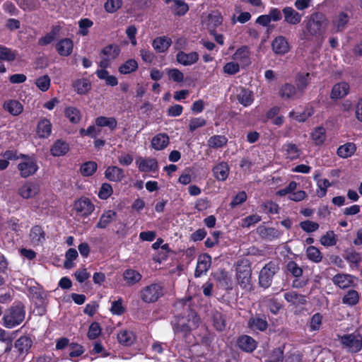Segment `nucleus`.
I'll list each match as a JSON object with an SVG mask.
<instances>
[{
    "instance_id": "cd10ccee",
    "label": "nucleus",
    "mask_w": 362,
    "mask_h": 362,
    "mask_svg": "<svg viewBox=\"0 0 362 362\" xmlns=\"http://www.w3.org/2000/svg\"><path fill=\"white\" fill-rule=\"evenodd\" d=\"M138 168L141 172H151L155 171L158 168V163L154 158H139L136 160Z\"/></svg>"
},
{
    "instance_id": "79ce46f5",
    "label": "nucleus",
    "mask_w": 362,
    "mask_h": 362,
    "mask_svg": "<svg viewBox=\"0 0 362 362\" xmlns=\"http://www.w3.org/2000/svg\"><path fill=\"white\" fill-rule=\"evenodd\" d=\"M123 277L127 284L129 285L135 284L141 279V275L136 270L129 269L124 272Z\"/></svg>"
},
{
    "instance_id": "58836bf2",
    "label": "nucleus",
    "mask_w": 362,
    "mask_h": 362,
    "mask_svg": "<svg viewBox=\"0 0 362 362\" xmlns=\"http://www.w3.org/2000/svg\"><path fill=\"white\" fill-rule=\"evenodd\" d=\"M138 69V63L135 59H130L122 64L118 71L122 74H129L135 71Z\"/></svg>"
},
{
    "instance_id": "f3484780",
    "label": "nucleus",
    "mask_w": 362,
    "mask_h": 362,
    "mask_svg": "<svg viewBox=\"0 0 362 362\" xmlns=\"http://www.w3.org/2000/svg\"><path fill=\"white\" fill-rule=\"evenodd\" d=\"M349 90L350 86L348 83L344 81L337 83L332 87L330 98L332 100L341 99L349 94Z\"/></svg>"
},
{
    "instance_id": "2eb2a0df",
    "label": "nucleus",
    "mask_w": 362,
    "mask_h": 362,
    "mask_svg": "<svg viewBox=\"0 0 362 362\" xmlns=\"http://www.w3.org/2000/svg\"><path fill=\"white\" fill-rule=\"evenodd\" d=\"M257 233L262 238L270 241L279 238L283 234L281 231L275 228L264 226H259L257 228Z\"/></svg>"
},
{
    "instance_id": "9b49d317",
    "label": "nucleus",
    "mask_w": 362,
    "mask_h": 362,
    "mask_svg": "<svg viewBox=\"0 0 362 362\" xmlns=\"http://www.w3.org/2000/svg\"><path fill=\"white\" fill-rule=\"evenodd\" d=\"M250 52L248 47L243 46L238 48L233 54L232 59L240 64V66L245 68L251 64Z\"/></svg>"
},
{
    "instance_id": "c756f323",
    "label": "nucleus",
    "mask_w": 362,
    "mask_h": 362,
    "mask_svg": "<svg viewBox=\"0 0 362 362\" xmlns=\"http://www.w3.org/2000/svg\"><path fill=\"white\" fill-rule=\"evenodd\" d=\"M29 236L32 244L34 245H39L45 240V232L39 226H35L31 228Z\"/></svg>"
},
{
    "instance_id": "e433bc0d",
    "label": "nucleus",
    "mask_w": 362,
    "mask_h": 362,
    "mask_svg": "<svg viewBox=\"0 0 362 362\" xmlns=\"http://www.w3.org/2000/svg\"><path fill=\"white\" fill-rule=\"evenodd\" d=\"M171 45V40L168 37H160L156 38L153 42V47L158 52H165Z\"/></svg>"
},
{
    "instance_id": "1a4fd4ad",
    "label": "nucleus",
    "mask_w": 362,
    "mask_h": 362,
    "mask_svg": "<svg viewBox=\"0 0 362 362\" xmlns=\"http://www.w3.org/2000/svg\"><path fill=\"white\" fill-rule=\"evenodd\" d=\"M40 191L39 184L34 182H26L18 189V194L22 198L28 199L34 198Z\"/></svg>"
},
{
    "instance_id": "338daca9",
    "label": "nucleus",
    "mask_w": 362,
    "mask_h": 362,
    "mask_svg": "<svg viewBox=\"0 0 362 362\" xmlns=\"http://www.w3.org/2000/svg\"><path fill=\"white\" fill-rule=\"evenodd\" d=\"M35 84L40 90L46 91L50 86V78L47 75L40 76L36 80Z\"/></svg>"
},
{
    "instance_id": "a211bd4d",
    "label": "nucleus",
    "mask_w": 362,
    "mask_h": 362,
    "mask_svg": "<svg viewBox=\"0 0 362 362\" xmlns=\"http://www.w3.org/2000/svg\"><path fill=\"white\" fill-rule=\"evenodd\" d=\"M199 56L197 52L186 53L180 51L176 55L177 62L183 66H191L199 60Z\"/></svg>"
},
{
    "instance_id": "6e6552de",
    "label": "nucleus",
    "mask_w": 362,
    "mask_h": 362,
    "mask_svg": "<svg viewBox=\"0 0 362 362\" xmlns=\"http://www.w3.org/2000/svg\"><path fill=\"white\" fill-rule=\"evenodd\" d=\"M74 208L78 215L86 217L94 211L95 206L89 199L81 197L75 202Z\"/></svg>"
},
{
    "instance_id": "864d4df0",
    "label": "nucleus",
    "mask_w": 362,
    "mask_h": 362,
    "mask_svg": "<svg viewBox=\"0 0 362 362\" xmlns=\"http://www.w3.org/2000/svg\"><path fill=\"white\" fill-rule=\"evenodd\" d=\"M17 52L8 47L0 46V59L6 62H13L16 59Z\"/></svg>"
},
{
    "instance_id": "f704fd0d",
    "label": "nucleus",
    "mask_w": 362,
    "mask_h": 362,
    "mask_svg": "<svg viewBox=\"0 0 362 362\" xmlns=\"http://www.w3.org/2000/svg\"><path fill=\"white\" fill-rule=\"evenodd\" d=\"M68 151L69 145L62 140H57L50 149L51 154L53 156H62L66 154Z\"/></svg>"
},
{
    "instance_id": "052dcab7",
    "label": "nucleus",
    "mask_w": 362,
    "mask_h": 362,
    "mask_svg": "<svg viewBox=\"0 0 362 362\" xmlns=\"http://www.w3.org/2000/svg\"><path fill=\"white\" fill-rule=\"evenodd\" d=\"M97 169V164L93 161L83 163L81 167V173L84 176L92 175Z\"/></svg>"
},
{
    "instance_id": "393cba45",
    "label": "nucleus",
    "mask_w": 362,
    "mask_h": 362,
    "mask_svg": "<svg viewBox=\"0 0 362 362\" xmlns=\"http://www.w3.org/2000/svg\"><path fill=\"white\" fill-rule=\"evenodd\" d=\"M56 49L59 55L67 57L69 56L74 48L73 41L69 38L60 40L55 45Z\"/></svg>"
},
{
    "instance_id": "f8f14e48",
    "label": "nucleus",
    "mask_w": 362,
    "mask_h": 362,
    "mask_svg": "<svg viewBox=\"0 0 362 362\" xmlns=\"http://www.w3.org/2000/svg\"><path fill=\"white\" fill-rule=\"evenodd\" d=\"M350 19L349 13L347 11H340L337 13L332 20V25L334 31L340 32L344 30Z\"/></svg>"
},
{
    "instance_id": "473e14b6",
    "label": "nucleus",
    "mask_w": 362,
    "mask_h": 362,
    "mask_svg": "<svg viewBox=\"0 0 362 362\" xmlns=\"http://www.w3.org/2000/svg\"><path fill=\"white\" fill-rule=\"evenodd\" d=\"M169 144V137L166 134H158L153 137L151 146L157 150L164 149Z\"/></svg>"
},
{
    "instance_id": "f257e3e1",
    "label": "nucleus",
    "mask_w": 362,
    "mask_h": 362,
    "mask_svg": "<svg viewBox=\"0 0 362 362\" xmlns=\"http://www.w3.org/2000/svg\"><path fill=\"white\" fill-rule=\"evenodd\" d=\"M17 169L22 178H27L34 175L37 172L39 165L34 156L20 153Z\"/></svg>"
},
{
    "instance_id": "de8ad7c7",
    "label": "nucleus",
    "mask_w": 362,
    "mask_h": 362,
    "mask_svg": "<svg viewBox=\"0 0 362 362\" xmlns=\"http://www.w3.org/2000/svg\"><path fill=\"white\" fill-rule=\"evenodd\" d=\"M227 141L228 139L226 136L214 135L209 139L207 144L210 148H218L223 147L227 144Z\"/></svg>"
},
{
    "instance_id": "ea45409f",
    "label": "nucleus",
    "mask_w": 362,
    "mask_h": 362,
    "mask_svg": "<svg viewBox=\"0 0 362 362\" xmlns=\"http://www.w3.org/2000/svg\"><path fill=\"white\" fill-rule=\"evenodd\" d=\"M32 340L28 337H21L15 342V347L21 354L26 353L32 346Z\"/></svg>"
},
{
    "instance_id": "37998d69",
    "label": "nucleus",
    "mask_w": 362,
    "mask_h": 362,
    "mask_svg": "<svg viewBox=\"0 0 362 362\" xmlns=\"http://www.w3.org/2000/svg\"><path fill=\"white\" fill-rule=\"evenodd\" d=\"M313 114V110L312 108H306L302 112L291 111L289 112L288 117L298 122H303L306 121Z\"/></svg>"
},
{
    "instance_id": "f03ea898",
    "label": "nucleus",
    "mask_w": 362,
    "mask_h": 362,
    "mask_svg": "<svg viewBox=\"0 0 362 362\" xmlns=\"http://www.w3.org/2000/svg\"><path fill=\"white\" fill-rule=\"evenodd\" d=\"M251 269L247 261L241 260L238 262L236 267V277L241 288L250 291L252 288Z\"/></svg>"
},
{
    "instance_id": "5fc2aeb1",
    "label": "nucleus",
    "mask_w": 362,
    "mask_h": 362,
    "mask_svg": "<svg viewBox=\"0 0 362 362\" xmlns=\"http://www.w3.org/2000/svg\"><path fill=\"white\" fill-rule=\"evenodd\" d=\"M117 339L119 344L130 346L134 341V335L131 332L123 330L118 333Z\"/></svg>"
},
{
    "instance_id": "bf43d9fd",
    "label": "nucleus",
    "mask_w": 362,
    "mask_h": 362,
    "mask_svg": "<svg viewBox=\"0 0 362 362\" xmlns=\"http://www.w3.org/2000/svg\"><path fill=\"white\" fill-rule=\"evenodd\" d=\"M78 257L77 251L74 248H70L67 250L65 255L64 267L66 269H70L74 267L73 261Z\"/></svg>"
},
{
    "instance_id": "13d9d810",
    "label": "nucleus",
    "mask_w": 362,
    "mask_h": 362,
    "mask_svg": "<svg viewBox=\"0 0 362 362\" xmlns=\"http://www.w3.org/2000/svg\"><path fill=\"white\" fill-rule=\"evenodd\" d=\"M174 2L173 12L178 16L185 14L189 10L187 4L183 0H173Z\"/></svg>"
},
{
    "instance_id": "5701e85b",
    "label": "nucleus",
    "mask_w": 362,
    "mask_h": 362,
    "mask_svg": "<svg viewBox=\"0 0 362 362\" xmlns=\"http://www.w3.org/2000/svg\"><path fill=\"white\" fill-rule=\"evenodd\" d=\"M238 346L245 352H252L257 347L256 341L248 335L240 337L237 341Z\"/></svg>"
},
{
    "instance_id": "0e129e2a",
    "label": "nucleus",
    "mask_w": 362,
    "mask_h": 362,
    "mask_svg": "<svg viewBox=\"0 0 362 362\" xmlns=\"http://www.w3.org/2000/svg\"><path fill=\"white\" fill-rule=\"evenodd\" d=\"M240 64L233 60L226 63L223 67V71L226 74L234 75L240 71Z\"/></svg>"
},
{
    "instance_id": "774afa93",
    "label": "nucleus",
    "mask_w": 362,
    "mask_h": 362,
    "mask_svg": "<svg viewBox=\"0 0 362 362\" xmlns=\"http://www.w3.org/2000/svg\"><path fill=\"white\" fill-rule=\"evenodd\" d=\"M284 358L283 351L281 348L275 349L269 355L267 362H282Z\"/></svg>"
},
{
    "instance_id": "4468645a",
    "label": "nucleus",
    "mask_w": 362,
    "mask_h": 362,
    "mask_svg": "<svg viewBox=\"0 0 362 362\" xmlns=\"http://www.w3.org/2000/svg\"><path fill=\"white\" fill-rule=\"evenodd\" d=\"M211 264V257L208 254H203L199 256L197 259V267L194 275L199 277L209 269Z\"/></svg>"
},
{
    "instance_id": "6ab92c4d",
    "label": "nucleus",
    "mask_w": 362,
    "mask_h": 362,
    "mask_svg": "<svg viewBox=\"0 0 362 362\" xmlns=\"http://www.w3.org/2000/svg\"><path fill=\"white\" fill-rule=\"evenodd\" d=\"M356 280V278L350 274H339L334 276L333 283L344 289L354 286Z\"/></svg>"
},
{
    "instance_id": "c85d7f7f",
    "label": "nucleus",
    "mask_w": 362,
    "mask_h": 362,
    "mask_svg": "<svg viewBox=\"0 0 362 362\" xmlns=\"http://www.w3.org/2000/svg\"><path fill=\"white\" fill-rule=\"evenodd\" d=\"M3 108L13 116H18L23 111V105L16 100H8L3 104Z\"/></svg>"
},
{
    "instance_id": "b1692460",
    "label": "nucleus",
    "mask_w": 362,
    "mask_h": 362,
    "mask_svg": "<svg viewBox=\"0 0 362 362\" xmlns=\"http://www.w3.org/2000/svg\"><path fill=\"white\" fill-rule=\"evenodd\" d=\"M279 94L284 99H295L301 95L298 88L290 83L283 85L279 89Z\"/></svg>"
},
{
    "instance_id": "49530a36",
    "label": "nucleus",
    "mask_w": 362,
    "mask_h": 362,
    "mask_svg": "<svg viewBox=\"0 0 362 362\" xmlns=\"http://www.w3.org/2000/svg\"><path fill=\"white\" fill-rule=\"evenodd\" d=\"M95 124L98 127H107L111 130H114L117 127V120L114 117H98L95 119Z\"/></svg>"
},
{
    "instance_id": "7c9ffc66",
    "label": "nucleus",
    "mask_w": 362,
    "mask_h": 362,
    "mask_svg": "<svg viewBox=\"0 0 362 362\" xmlns=\"http://www.w3.org/2000/svg\"><path fill=\"white\" fill-rule=\"evenodd\" d=\"M117 216L116 212L112 210H107L100 216L98 222L96 224V228L100 229L106 228L110 223L115 220Z\"/></svg>"
},
{
    "instance_id": "a18cd8bd",
    "label": "nucleus",
    "mask_w": 362,
    "mask_h": 362,
    "mask_svg": "<svg viewBox=\"0 0 362 362\" xmlns=\"http://www.w3.org/2000/svg\"><path fill=\"white\" fill-rule=\"evenodd\" d=\"M247 325L253 331H264L268 326L267 322L264 318H250Z\"/></svg>"
},
{
    "instance_id": "4c0bfd02",
    "label": "nucleus",
    "mask_w": 362,
    "mask_h": 362,
    "mask_svg": "<svg viewBox=\"0 0 362 362\" xmlns=\"http://www.w3.org/2000/svg\"><path fill=\"white\" fill-rule=\"evenodd\" d=\"M285 300L293 305L304 304L306 302L305 297L297 293L296 291H291L284 293Z\"/></svg>"
},
{
    "instance_id": "a878e982",
    "label": "nucleus",
    "mask_w": 362,
    "mask_h": 362,
    "mask_svg": "<svg viewBox=\"0 0 362 362\" xmlns=\"http://www.w3.org/2000/svg\"><path fill=\"white\" fill-rule=\"evenodd\" d=\"M236 98L238 102L245 107L250 106L254 101L253 93L243 88L237 89Z\"/></svg>"
},
{
    "instance_id": "3c124183",
    "label": "nucleus",
    "mask_w": 362,
    "mask_h": 362,
    "mask_svg": "<svg viewBox=\"0 0 362 362\" xmlns=\"http://www.w3.org/2000/svg\"><path fill=\"white\" fill-rule=\"evenodd\" d=\"M310 80V77L308 73L298 75L296 78V86L301 95L309 84Z\"/></svg>"
},
{
    "instance_id": "a19ab883",
    "label": "nucleus",
    "mask_w": 362,
    "mask_h": 362,
    "mask_svg": "<svg viewBox=\"0 0 362 362\" xmlns=\"http://www.w3.org/2000/svg\"><path fill=\"white\" fill-rule=\"evenodd\" d=\"M320 242L325 247L334 246L337 243V236L333 230H328L321 236Z\"/></svg>"
},
{
    "instance_id": "4d7b16f0",
    "label": "nucleus",
    "mask_w": 362,
    "mask_h": 362,
    "mask_svg": "<svg viewBox=\"0 0 362 362\" xmlns=\"http://www.w3.org/2000/svg\"><path fill=\"white\" fill-rule=\"evenodd\" d=\"M169 79L174 82L181 83L184 81V74L177 69H165Z\"/></svg>"
},
{
    "instance_id": "aec40b11",
    "label": "nucleus",
    "mask_w": 362,
    "mask_h": 362,
    "mask_svg": "<svg viewBox=\"0 0 362 362\" xmlns=\"http://www.w3.org/2000/svg\"><path fill=\"white\" fill-rule=\"evenodd\" d=\"M282 152L286 158L290 160L298 158L302 151L297 145L291 142H286L282 146Z\"/></svg>"
},
{
    "instance_id": "680f3d73",
    "label": "nucleus",
    "mask_w": 362,
    "mask_h": 362,
    "mask_svg": "<svg viewBox=\"0 0 362 362\" xmlns=\"http://www.w3.org/2000/svg\"><path fill=\"white\" fill-rule=\"evenodd\" d=\"M0 341L5 344L6 346L2 352H9L12 349V337L6 332L4 329L0 328Z\"/></svg>"
},
{
    "instance_id": "412c9836",
    "label": "nucleus",
    "mask_w": 362,
    "mask_h": 362,
    "mask_svg": "<svg viewBox=\"0 0 362 362\" xmlns=\"http://www.w3.org/2000/svg\"><path fill=\"white\" fill-rule=\"evenodd\" d=\"M282 13L284 21L291 25L298 24L302 19V15L291 6H286L283 8Z\"/></svg>"
},
{
    "instance_id": "20e7f679",
    "label": "nucleus",
    "mask_w": 362,
    "mask_h": 362,
    "mask_svg": "<svg viewBox=\"0 0 362 362\" xmlns=\"http://www.w3.org/2000/svg\"><path fill=\"white\" fill-rule=\"evenodd\" d=\"M120 51V47L117 45L113 44L105 47L100 52L99 66L100 68L110 66L111 62L119 56Z\"/></svg>"
},
{
    "instance_id": "c9c22d12",
    "label": "nucleus",
    "mask_w": 362,
    "mask_h": 362,
    "mask_svg": "<svg viewBox=\"0 0 362 362\" xmlns=\"http://www.w3.org/2000/svg\"><path fill=\"white\" fill-rule=\"evenodd\" d=\"M311 139L315 145H322L326 139V130L322 127L315 128L310 134Z\"/></svg>"
},
{
    "instance_id": "4be33fe9",
    "label": "nucleus",
    "mask_w": 362,
    "mask_h": 362,
    "mask_svg": "<svg viewBox=\"0 0 362 362\" xmlns=\"http://www.w3.org/2000/svg\"><path fill=\"white\" fill-rule=\"evenodd\" d=\"M105 177L111 181L119 182L125 177L124 170L117 166H109L105 171Z\"/></svg>"
},
{
    "instance_id": "8fccbe9b",
    "label": "nucleus",
    "mask_w": 362,
    "mask_h": 362,
    "mask_svg": "<svg viewBox=\"0 0 362 362\" xmlns=\"http://www.w3.org/2000/svg\"><path fill=\"white\" fill-rule=\"evenodd\" d=\"M316 185V195L318 197L322 198L327 194V189L332 185V184L327 179L324 178L323 180H317Z\"/></svg>"
},
{
    "instance_id": "bb28decb",
    "label": "nucleus",
    "mask_w": 362,
    "mask_h": 362,
    "mask_svg": "<svg viewBox=\"0 0 362 362\" xmlns=\"http://www.w3.org/2000/svg\"><path fill=\"white\" fill-rule=\"evenodd\" d=\"M212 171L216 180L225 181L228 177L230 168L227 163L222 161L216 165Z\"/></svg>"
},
{
    "instance_id": "39448f33",
    "label": "nucleus",
    "mask_w": 362,
    "mask_h": 362,
    "mask_svg": "<svg viewBox=\"0 0 362 362\" xmlns=\"http://www.w3.org/2000/svg\"><path fill=\"white\" fill-rule=\"evenodd\" d=\"M279 271L278 264L276 262L267 263L260 271L259 283L262 287L268 288L272 282L275 274Z\"/></svg>"
},
{
    "instance_id": "0eeeda50",
    "label": "nucleus",
    "mask_w": 362,
    "mask_h": 362,
    "mask_svg": "<svg viewBox=\"0 0 362 362\" xmlns=\"http://www.w3.org/2000/svg\"><path fill=\"white\" fill-rule=\"evenodd\" d=\"M342 344L351 352L356 353L362 348V336L359 334L344 335L341 338Z\"/></svg>"
},
{
    "instance_id": "dca6fc26",
    "label": "nucleus",
    "mask_w": 362,
    "mask_h": 362,
    "mask_svg": "<svg viewBox=\"0 0 362 362\" xmlns=\"http://www.w3.org/2000/svg\"><path fill=\"white\" fill-rule=\"evenodd\" d=\"M272 48L276 54L284 55L288 52L290 46L286 37L278 36L272 42Z\"/></svg>"
},
{
    "instance_id": "423d86ee",
    "label": "nucleus",
    "mask_w": 362,
    "mask_h": 362,
    "mask_svg": "<svg viewBox=\"0 0 362 362\" xmlns=\"http://www.w3.org/2000/svg\"><path fill=\"white\" fill-rule=\"evenodd\" d=\"M163 295V287L158 284L147 286L141 291V298L146 303L156 302Z\"/></svg>"
},
{
    "instance_id": "2f4dec72",
    "label": "nucleus",
    "mask_w": 362,
    "mask_h": 362,
    "mask_svg": "<svg viewBox=\"0 0 362 362\" xmlns=\"http://www.w3.org/2000/svg\"><path fill=\"white\" fill-rule=\"evenodd\" d=\"M37 134L40 138H47L52 132V124L47 119H42L39 121L37 130Z\"/></svg>"
},
{
    "instance_id": "69168bd1",
    "label": "nucleus",
    "mask_w": 362,
    "mask_h": 362,
    "mask_svg": "<svg viewBox=\"0 0 362 362\" xmlns=\"http://www.w3.org/2000/svg\"><path fill=\"white\" fill-rule=\"evenodd\" d=\"M300 226L303 230L306 233H313L318 230L319 224L316 222L307 220L304 221H301L300 223Z\"/></svg>"
},
{
    "instance_id": "603ef678",
    "label": "nucleus",
    "mask_w": 362,
    "mask_h": 362,
    "mask_svg": "<svg viewBox=\"0 0 362 362\" xmlns=\"http://www.w3.org/2000/svg\"><path fill=\"white\" fill-rule=\"evenodd\" d=\"M75 90L78 94H86L90 88V83L87 79H78L74 83Z\"/></svg>"
},
{
    "instance_id": "9d476101",
    "label": "nucleus",
    "mask_w": 362,
    "mask_h": 362,
    "mask_svg": "<svg viewBox=\"0 0 362 362\" xmlns=\"http://www.w3.org/2000/svg\"><path fill=\"white\" fill-rule=\"evenodd\" d=\"M172 325L175 333H182L184 335L188 334L192 327H195L196 322L189 318H178L175 322H173Z\"/></svg>"
},
{
    "instance_id": "72a5a7b5",
    "label": "nucleus",
    "mask_w": 362,
    "mask_h": 362,
    "mask_svg": "<svg viewBox=\"0 0 362 362\" xmlns=\"http://www.w3.org/2000/svg\"><path fill=\"white\" fill-rule=\"evenodd\" d=\"M356 146L354 143H346L337 149V155L342 158H347L354 154Z\"/></svg>"
},
{
    "instance_id": "c03bdc74",
    "label": "nucleus",
    "mask_w": 362,
    "mask_h": 362,
    "mask_svg": "<svg viewBox=\"0 0 362 362\" xmlns=\"http://www.w3.org/2000/svg\"><path fill=\"white\" fill-rule=\"evenodd\" d=\"M65 117L73 124H77L81 120V112L74 107H67L64 111Z\"/></svg>"
},
{
    "instance_id": "09e8293b",
    "label": "nucleus",
    "mask_w": 362,
    "mask_h": 362,
    "mask_svg": "<svg viewBox=\"0 0 362 362\" xmlns=\"http://www.w3.org/2000/svg\"><path fill=\"white\" fill-rule=\"evenodd\" d=\"M306 256L312 262L319 263L322 259V255L320 250L315 246H309L306 249Z\"/></svg>"
},
{
    "instance_id": "7ed1b4c3",
    "label": "nucleus",
    "mask_w": 362,
    "mask_h": 362,
    "mask_svg": "<svg viewBox=\"0 0 362 362\" xmlns=\"http://www.w3.org/2000/svg\"><path fill=\"white\" fill-rule=\"evenodd\" d=\"M327 25V19L326 16L322 13H315L310 16L306 28L310 35H316L320 34Z\"/></svg>"
},
{
    "instance_id": "e2e57ef3",
    "label": "nucleus",
    "mask_w": 362,
    "mask_h": 362,
    "mask_svg": "<svg viewBox=\"0 0 362 362\" xmlns=\"http://www.w3.org/2000/svg\"><path fill=\"white\" fill-rule=\"evenodd\" d=\"M359 299L358 293L354 290L349 291L344 297L343 303L350 305H355Z\"/></svg>"
},
{
    "instance_id": "6e6d98bb",
    "label": "nucleus",
    "mask_w": 362,
    "mask_h": 362,
    "mask_svg": "<svg viewBox=\"0 0 362 362\" xmlns=\"http://www.w3.org/2000/svg\"><path fill=\"white\" fill-rule=\"evenodd\" d=\"M122 6V0H107L104 4L105 11L109 13H113Z\"/></svg>"
},
{
    "instance_id": "ddd939ff",
    "label": "nucleus",
    "mask_w": 362,
    "mask_h": 362,
    "mask_svg": "<svg viewBox=\"0 0 362 362\" xmlns=\"http://www.w3.org/2000/svg\"><path fill=\"white\" fill-rule=\"evenodd\" d=\"M202 23L212 34L216 28L222 23V16L218 12L214 11L204 16Z\"/></svg>"
}]
</instances>
